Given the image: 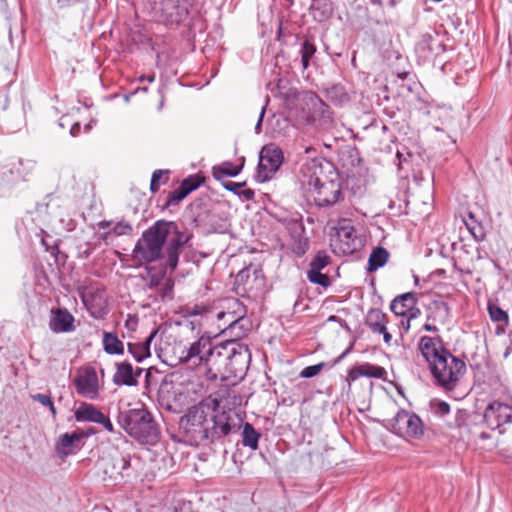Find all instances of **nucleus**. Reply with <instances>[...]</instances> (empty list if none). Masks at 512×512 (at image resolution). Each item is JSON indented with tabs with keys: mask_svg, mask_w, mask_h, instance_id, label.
I'll return each instance as SVG.
<instances>
[{
	"mask_svg": "<svg viewBox=\"0 0 512 512\" xmlns=\"http://www.w3.org/2000/svg\"><path fill=\"white\" fill-rule=\"evenodd\" d=\"M481 438L486 439L488 438V435L486 433H481Z\"/></svg>",
	"mask_w": 512,
	"mask_h": 512,
	"instance_id": "nucleus-59",
	"label": "nucleus"
},
{
	"mask_svg": "<svg viewBox=\"0 0 512 512\" xmlns=\"http://www.w3.org/2000/svg\"><path fill=\"white\" fill-rule=\"evenodd\" d=\"M218 344L214 345L210 336L202 335L186 347L180 356V361L193 367H201L205 370L210 380L213 370V359H216Z\"/></svg>",
	"mask_w": 512,
	"mask_h": 512,
	"instance_id": "nucleus-9",
	"label": "nucleus"
},
{
	"mask_svg": "<svg viewBox=\"0 0 512 512\" xmlns=\"http://www.w3.org/2000/svg\"><path fill=\"white\" fill-rule=\"evenodd\" d=\"M362 376L365 377H373L377 379H382L386 374V370L378 365H373L370 363H364L358 366Z\"/></svg>",
	"mask_w": 512,
	"mask_h": 512,
	"instance_id": "nucleus-31",
	"label": "nucleus"
},
{
	"mask_svg": "<svg viewBox=\"0 0 512 512\" xmlns=\"http://www.w3.org/2000/svg\"><path fill=\"white\" fill-rule=\"evenodd\" d=\"M423 329L425 331H428V332H433V333H438L439 332V329L435 326V325H432L430 323H426L424 326H423Z\"/></svg>",
	"mask_w": 512,
	"mask_h": 512,
	"instance_id": "nucleus-53",
	"label": "nucleus"
},
{
	"mask_svg": "<svg viewBox=\"0 0 512 512\" xmlns=\"http://www.w3.org/2000/svg\"><path fill=\"white\" fill-rule=\"evenodd\" d=\"M488 313H489V316L492 321L507 324L508 315L498 305L489 303L488 304Z\"/></svg>",
	"mask_w": 512,
	"mask_h": 512,
	"instance_id": "nucleus-33",
	"label": "nucleus"
},
{
	"mask_svg": "<svg viewBox=\"0 0 512 512\" xmlns=\"http://www.w3.org/2000/svg\"><path fill=\"white\" fill-rule=\"evenodd\" d=\"M417 304L416 294L407 292L397 296L390 305L391 311L397 316H407L413 313Z\"/></svg>",
	"mask_w": 512,
	"mask_h": 512,
	"instance_id": "nucleus-19",
	"label": "nucleus"
},
{
	"mask_svg": "<svg viewBox=\"0 0 512 512\" xmlns=\"http://www.w3.org/2000/svg\"><path fill=\"white\" fill-rule=\"evenodd\" d=\"M330 97L340 96V101L347 99V95L343 92V88L340 86H334L328 91Z\"/></svg>",
	"mask_w": 512,
	"mask_h": 512,
	"instance_id": "nucleus-49",
	"label": "nucleus"
},
{
	"mask_svg": "<svg viewBox=\"0 0 512 512\" xmlns=\"http://www.w3.org/2000/svg\"><path fill=\"white\" fill-rule=\"evenodd\" d=\"M138 80L140 82L148 81V82L152 83L155 80V76L154 75H149V76L142 75L139 77Z\"/></svg>",
	"mask_w": 512,
	"mask_h": 512,
	"instance_id": "nucleus-56",
	"label": "nucleus"
},
{
	"mask_svg": "<svg viewBox=\"0 0 512 512\" xmlns=\"http://www.w3.org/2000/svg\"><path fill=\"white\" fill-rule=\"evenodd\" d=\"M241 194L245 197L246 200H250L254 196V192L250 189L242 191Z\"/></svg>",
	"mask_w": 512,
	"mask_h": 512,
	"instance_id": "nucleus-54",
	"label": "nucleus"
},
{
	"mask_svg": "<svg viewBox=\"0 0 512 512\" xmlns=\"http://www.w3.org/2000/svg\"><path fill=\"white\" fill-rule=\"evenodd\" d=\"M174 283L171 279H166L162 282V284L158 287L159 293L162 299L166 297H171Z\"/></svg>",
	"mask_w": 512,
	"mask_h": 512,
	"instance_id": "nucleus-42",
	"label": "nucleus"
},
{
	"mask_svg": "<svg viewBox=\"0 0 512 512\" xmlns=\"http://www.w3.org/2000/svg\"><path fill=\"white\" fill-rule=\"evenodd\" d=\"M222 310L217 313L221 322L219 328L230 333L235 338L244 337L251 328V322L246 317L247 309L237 298L229 297L221 301Z\"/></svg>",
	"mask_w": 512,
	"mask_h": 512,
	"instance_id": "nucleus-7",
	"label": "nucleus"
},
{
	"mask_svg": "<svg viewBox=\"0 0 512 512\" xmlns=\"http://www.w3.org/2000/svg\"><path fill=\"white\" fill-rule=\"evenodd\" d=\"M496 399L489 402L484 411V420L491 429L512 423V396L507 384L499 381L491 384Z\"/></svg>",
	"mask_w": 512,
	"mask_h": 512,
	"instance_id": "nucleus-8",
	"label": "nucleus"
},
{
	"mask_svg": "<svg viewBox=\"0 0 512 512\" xmlns=\"http://www.w3.org/2000/svg\"><path fill=\"white\" fill-rule=\"evenodd\" d=\"M379 334L383 335L384 342L386 344H390L392 340V335L388 332L387 327H385L384 332H380Z\"/></svg>",
	"mask_w": 512,
	"mask_h": 512,
	"instance_id": "nucleus-52",
	"label": "nucleus"
},
{
	"mask_svg": "<svg viewBox=\"0 0 512 512\" xmlns=\"http://www.w3.org/2000/svg\"><path fill=\"white\" fill-rule=\"evenodd\" d=\"M307 180L304 182L308 192L314 196L317 206L325 207L337 203L342 197L338 174L329 163L326 166L313 162L306 166Z\"/></svg>",
	"mask_w": 512,
	"mask_h": 512,
	"instance_id": "nucleus-5",
	"label": "nucleus"
},
{
	"mask_svg": "<svg viewBox=\"0 0 512 512\" xmlns=\"http://www.w3.org/2000/svg\"><path fill=\"white\" fill-rule=\"evenodd\" d=\"M175 512H193L191 509V505L189 503L182 504L180 510H175Z\"/></svg>",
	"mask_w": 512,
	"mask_h": 512,
	"instance_id": "nucleus-55",
	"label": "nucleus"
},
{
	"mask_svg": "<svg viewBox=\"0 0 512 512\" xmlns=\"http://www.w3.org/2000/svg\"><path fill=\"white\" fill-rule=\"evenodd\" d=\"M83 301L91 315L95 318H102L107 313L106 309L101 304L94 303L96 301L95 298L92 300L84 298Z\"/></svg>",
	"mask_w": 512,
	"mask_h": 512,
	"instance_id": "nucleus-35",
	"label": "nucleus"
},
{
	"mask_svg": "<svg viewBox=\"0 0 512 512\" xmlns=\"http://www.w3.org/2000/svg\"><path fill=\"white\" fill-rule=\"evenodd\" d=\"M165 173H167V171L156 170L153 172L150 183L151 192L156 193L159 190L160 184L162 182V177Z\"/></svg>",
	"mask_w": 512,
	"mask_h": 512,
	"instance_id": "nucleus-41",
	"label": "nucleus"
},
{
	"mask_svg": "<svg viewBox=\"0 0 512 512\" xmlns=\"http://www.w3.org/2000/svg\"><path fill=\"white\" fill-rule=\"evenodd\" d=\"M330 262L329 256L324 251H319L310 262L308 271H321Z\"/></svg>",
	"mask_w": 512,
	"mask_h": 512,
	"instance_id": "nucleus-32",
	"label": "nucleus"
},
{
	"mask_svg": "<svg viewBox=\"0 0 512 512\" xmlns=\"http://www.w3.org/2000/svg\"><path fill=\"white\" fill-rule=\"evenodd\" d=\"M190 235L180 231L173 221L158 220L146 229L136 242L133 259L140 263L165 260V266L174 271L179 262L184 245Z\"/></svg>",
	"mask_w": 512,
	"mask_h": 512,
	"instance_id": "nucleus-1",
	"label": "nucleus"
},
{
	"mask_svg": "<svg viewBox=\"0 0 512 512\" xmlns=\"http://www.w3.org/2000/svg\"><path fill=\"white\" fill-rule=\"evenodd\" d=\"M148 89L147 87L142 88V91L146 92Z\"/></svg>",
	"mask_w": 512,
	"mask_h": 512,
	"instance_id": "nucleus-63",
	"label": "nucleus"
},
{
	"mask_svg": "<svg viewBox=\"0 0 512 512\" xmlns=\"http://www.w3.org/2000/svg\"><path fill=\"white\" fill-rule=\"evenodd\" d=\"M348 352H349V350H346L345 352H343V354L340 356V358H343Z\"/></svg>",
	"mask_w": 512,
	"mask_h": 512,
	"instance_id": "nucleus-60",
	"label": "nucleus"
},
{
	"mask_svg": "<svg viewBox=\"0 0 512 512\" xmlns=\"http://www.w3.org/2000/svg\"><path fill=\"white\" fill-rule=\"evenodd\" d=\"M389 258L388 251L383 247L373 249L368 259V270L375 271L383 267Z\"/></svg>",
	"mask_w": 512,
	"mask_h": 512,
	"instance_id": "nucleus-29",
	"label": "nucleus"
},
{
	"mask_svg": "<svg viewBox=\"0 0 512 512\" xmlns=\"http://www.w3.org/2000/svg\"><path fill=\"white\" fill-rule=\"evenodd\" d=\"M165 280L164 272H157L150 270L147 276L146 285L149 289L158 288Z\"/></svg>",
	"mask_w": 512,
	"mask_h": 512,
	"instance_id": "nucleus-36",
	"label": "nucleus"
},
{
	"mask_svg": "<svg viewBox=\"0 0 512 512\" xmlns=\"http://www.w3.org/2000/svg\"><path fill=\"white\" fill-rule=\"evenodd\" d=\"M202 182H203L202 177H200L198 175H194V176H189L186 179H184L180 185L189 194L192 191L196 190L202 184Z\"/></svg>",
	"mask_w": 512,
	"mask_h": 512,
	"instance_id": "nucleus-37",
	"label": "nucleus"
},
{
	"mask_svg": "<svg viewBox=\"0 0 512 512\" xmlns=\"http://www.w3.org/2000/svg\"><path fill=\"white\" fill-rule=\"evenodd\" d=\"M415 317V314L414 313H411L409 315H407V319L404 321L402 320L401 323H402V326L404 328L405 331H408L409 328H410V320L411 318Z\"/></svg>",
	"mask_w": 512,
	"mask_h": 512,
	"instance_id": "nucleus-51",
	"label": "nucleus"
},
{
	"mask_svg": "<svg viewBox=\"0 0 512 512\" xmlns=\"http://www.w3.org/2000/svg\"><path fill=\"white\" fill-rule=\"evenodd\" d=\"M118 423L131 437L142 444L155 445L160 439L158 424L151 413L144 408L120 412Z\"/></svg>",
	"mask_w": 512,
	"mask_h": 512,
	"instance_id": "nucleus-6",
	"label": "nucleus"
},
{
	"mask_svg": "<svg viewBox=\"0 0 512 512\" xmlns=\"http://www.w3.org/2000/svg\"><path fill=\"white\" fill-rule=\"evenodd\" d=\"M387 324L386 315L379 309L369 310L366 316V325L373 333L384 332Z\"/></svg>",
	"mask_w": 512,
	"mask_h": 512,
	"instance_id": "nucleus-25",
	"label": "nucleus"
},
{
	"mask_svg": "<svg viewBox=\"0 0 512 512\" xmlns=\"http://www.w3.org/2000/svg\"><path fill=\"white\" fill-rule=\"evenodd\" d=\"M335 253L351 255L363 246V240L356 234L354 226L348 220L339 221L335 239L332 243Z\"/></svg>",
	"mask_w": 512,
	"mask_h": 512,
	"instance_id": "nucleus-12",
	"label": "nucleus"
},
{
	"mask_svg": "<svg viewBox=\"0 0 512 512\" xmlns=\"http://www.w3.org/2000/svg\"><path fill=\"white\" fill-rule=\"evenodd\" d=\"M390 429L393 433L404 437L418 439L424 435V425L421 418L415 413L399 410L390 420Z\"/></svg>",
	"mask_w": 512,
	"mask_h": 512,
	"instance_id": "nucleus-11",
	"label": "nucleus"
},
{
	"mask_svg": "<svg viewBox=\"0 0 512 512\" xmlns=\"http://www.w3.org/2000/svg\"><path fill=\"white\" fill-rule=\"evenodd\" d=\"M435 44L437 45V48L441 47V44L438 41V36L436 34H421L415 44V53L418 59L422 62L431 60L435 54Z\"/></svg>",
	"mask_w": 512,
	"mask_h": 512,
	"instance_id": "nucleus-18",
	"label": "nucleus"
},
{
	"mask_svg": "<svg viewBox=\"0 0 512 512\" xmlns=\"http://www.w3.org/2000/svg\"><path fill=\"white\" fill-rule=\"evenodd\" d=\"M443 309H444L445 312H447V310H448L446 305L443 306Z\"/></svg>",
	"mask_w": 512,
	"mask_h": 512,
	"instance_id": "nucleus-62",
	"label": "nucleus"
},
{
	"mask_svg": "<svg viewBox=\"0 0 512 512\" xmlns=\"http://www.w3.org/2000/svg\"><path fill=\"white\" fill-rule=\"evenodd\" d=\"M237 339L234 337L218 344L216 359L212 361L210 380L242 378L245 375L251 362V353L248 346Z\"/></svg>",
	"mask_w": 512,
	"mask_h": 512,
	"instance_id": "nucleus-4",
	"label": "nucleus"
},
{
	"mask_svg": "<svg viewBox=\"0 0 512 512\" xmlns=\"http://www.w3.org/2000/svg\"><path fill=\"white\" fill-rule=\"evenodd\" d=\"M84 437L82 432L64 433L59 437L56 444V450L60 455H70L80 448V441Z\"/></svg>",
	"mask_w": 512,
	"mask_h": 512,
	"instance_id": "nucleus-20",
	"label": "nucleus"
},
{
	"mask_svg": "<svg viewBox=\"0 0 512 512\" xmlns=\"http://www.w3.org/2000/svg\"><path fill=\"white\" fill-rule=\"evenodd\" d=\"M102 344L104 351L109 355H122L124 353V343L116 333L104 332Z\"/></svg>",
	"mask_w": 512,
	"mask_h": 512,
	"instance_id": "nucleus-24",
	"label": "nucleus"
},
{
	"mask_svg": "<svg viewBox=\"0 0 512 512\" xmlns=\"http://www.w3.org/2000/svg\"><path fill=\"white\" fill-rule=\"evenodd\" d=\"M242 428V444L245 447L256 450L261 434L248 422H245Z\"/></svg>",
	"mask_w": 512,
	"mask_h": 512,
	"instance_id": "nucleus-28",
	"label": "nucleus"
},
{
	"mask_svg": "<svg viewBox=\"0 0 512 512\" xmlns=\"http://www.w3.org/2000/svg\"><path fill=\"white\" fill-rule=\"evenodd\" d=\"M418 350L432 376L433 384L448 392L454 390L466 373V363L444 347L440 336H422Z\"/></svg>",
	"mask_w": 512,
	"mask_h": 512,
	"instance_id": "nucleus-3",
	"label": "nucleus"
},
{
	"mask_svg": "<svg viewBox=\"0 0 512 512\" xmlns=\"http://www.w3.org/2000/svg\"><path fill=\"white\" fill-rule=\"evenodd\" d=\"M282 163L283 152L276 144L270 143L263 146L259 153L257 180L261 183L269 181Z\"/></svg>",
	"mask_w": 512,
	"mask_h": 512,
	"instance_id": "nucleus-13",
	"label": "nucleus"
},
{
	"mask_svg": "<svg viewBox=\"0 0 512 512\" xmlns=\"http://www.w3.org/2000/svg\"><path fill=\"white\" fill-rule=\"evenodd\" d=\"M73 382L80 396L89 400H97L99 398V379L93 367H86L79 371Z\"/></svg>",
	"mask_w": 512,
	"mask_h": 512,
	"instance_id": "nucleus-14",
	"label": "nucleus"
},
{
	"mask_svg": "<svg viewBox=\"0 0 512 512\" xmlns=\"http://www.w3.org/2000/svg\"><path fill=\"white\" fill-rule=\"evenodd\" d=\"M116 372L113 375V383L117 386H134L137 384L136 376L133 373V367L130 362L115 363Z\"/></svg>",
	"mask_w": 512,
	"mask_h": 512,
	"instance_id": "nucleus-21",
	"label": "nucleus"
},
{
	"mask_svg": "<svg viewBox=\"0 0 512 512\" xmlns=\"http://www.w3.org/2000/svg\"><path fill=\"white\" fill-rule=\"evenodd\" d=\"M130 467V458L119 452L109 454L101 460L103 473L111 480L118 481L123 478V471Z\"/></svg>",
	"mask_w": 512,
	"mask_h": 512,
	"instance_id": "nucleus-16",
	"label": "nucleus"
},
{
	"mask_svg": "<svg viewBox=\"0 0 512 512\" xmlns=\"http://www.w3.org/2000/svg\"><path fill=\"white\" fill-rule=\"evenodd\" d=\"M110 225V223L108 221H102L100 222L99 226L101 228H107L108 226Z\"/></svg>",
	"mask_w": 512,
	"mask_h": 512,
	"instance_id": "nucleus-58",
	"label": "nucleus"
},
{
	"mask_svg": "<svg viewBox=\"0 0 512 512\" xmlns=\"http://www.w3.org/2000/svg\"><path fill=\"white\" fill-rule=\"evenodd\" d=\"M433 411L438 416H445L450 413V405L445 401H439L433 404Z\"/></svg>",
	"mask_w": 512,
	"mask_h": 512,
	"instance_id": "nucleus-44",
	"label": "nucleus"
},
{
	"mask_svg": "<svg viewBox=\"0 0 512 512\" xmlns=\"http://www.w3.org/2000/svg\"><path fill=\"white\" fill-rule=\"evenodd\" d=\"M236 292L241 296L256 297V290L264 286V279L258 275V271L251 273L249 268L239 271L235 278Z\"/></svg>",
	"mask_w": 512,
	"mask_h": 512,
	"instance_id": "nucleus-15",
	"label": "nucleus"
},
{
	"mask_svg": "<svg viewBox=\"0 0 512 512\" xmlns=\"http://www.w3.org/2000/svg\"><path fill=\"white\" fill-rule=\"evenodd\" d=\"M191 0H149L155 17L166 26L179 25L189 14Z\"/></svg>",
	"mask_w": 512,
	"mask_h": 512,
	"instance_id": "nucleus-10",
	"label": "nucleus"
},
{
	"mask_svg": "<svg viewBox=\"0 0 512 512\" xmlns=\"http://www.w3.org/2000/svg\"><path fill=\"white\" fill-rule=\"evenodd\" d=\"M208 409L207 405H195L180 418L179 431L189 445L212 443L240 429L241 420L236 414L223 411L208 418Z\"/></svg>",
	"mask_w": 512,
	"mask_h": 512,
	"instance_id": "nucleus-2",
	"label": "nucleus"
},
{
	"mask_svg": "<svg viewBox=\"0 0 512 512\" xmlns=\"http://www.w3.org/2000/svg\"><path fill=\"white\" fill-rule=\"evenodd\" d=\"M31 398L34 401L40 403L41 405L48 407V409L52 413L53 417L56 416V414H57L56 408L53 404L52 398L49 395L38 393V394L32 395Z\"/></svg>",
	"mask_w": 512,
	"mask_h": 512,
	"instance_id": "nucleus-38",
	"label": "nucleus"
},
{
	"mask_svg": "<svg viewBox=\"0 0 512 512\" xmlns=\"http://www.w3.org/2000/svg\"><path fill=\"white\" fill-rule=\"evenodd\" d=\"M323 367H324V363L307 366L300 372V376L302 378H312V377L316 376L317 374H319L321 372V370L323 369Z\"/></svg>",
	"mask_w": 512,
	"mask_h": 512,
	"instance_id": "nucleus-40",
	"label": "nucleus"
},
{
	"mask_svg": "<svg viewBox=\"0 0 512 512\" xmlns=\"http://www.w3.org/2000/svg\"><path fill=\"white\" fill-rule=\"evenodd\" d=\"M242 168L243 163L241 165L234 166L230 162H224L212 168V175L216 180H222L225 177H235L240 173Z\"/></svg>",
	"mask_w": 512,
	"mask_h": 512,
	"instance_id": "nucleus-27",
	"label": "nucleus"
},
{
	"mask_svg": "<svg viewBox=\"0 0 512 512\" xmlns=\"http://www.w3.org/2000/svg\"><path fill=\"white\" fill-rule=\"evenodd\" d=\"M80 130V125L78 123L74 124L70 130L72 136H76L77 132Z\"/></svg>",
	"mask_w": 512,
	"mask_h": 512,
	"instance_id": "nucleus-57",
	"label": "nucleus"
},
{
	"mask_svg": "<svg viewBox=\"0 0 512 512\" xmlns=\"http://www.w3.org/2000/svg\"><path fill=\"white\" fill-rule=\"evenodd\" d=\"M361 372H360V369L359 367H353L352 369L349 370L348 372V375H347V382L349 383V385L356 381L359 377H361Z\"/></svg>",
	"mask_w": 512,
	"mask_h": 512,
	"instance_id": "nucleus-48",
	"label": "nucleus"
},
{
	"mask_svg": "<svg viewBox=\"0 0 512 512\" xmlns=\"http://www.w3.org/2000/svg\"><path fill=\"white\" fill-rule=\"evenodd\" d=\"M9 166L11 173H15L18 176L25 178L34 170L36 162L31 159L17 158L11 160Z\"/></svg>",
	"mask_w": 512,
	"mask_h": 512,
	"instance_id": "nucleus-26",
	"label": "nucleus"
},
{
	"mask_svg": "<svg viewBox=\"0 0 512 512\" xmlns=\"http://www.w3.org/2000/svg\"><path fill=\"white\" fill-rule=\"evenodd\" d=\"M418 281H419L418 277L415 276V283L418 284Z\"/></svg>",
	"mask_w": 512,
	"mask_h": 512,
	"instance_id": "nucleus-61",
	"label": "nucleus"
},
{
	"mask_svg": "<svg viewBox=\"0 0 512 512\" xmlns=\"http://www.w3.org/2000/svg\"><path fill=\"white\" fill-rule=\"evenodd\" d=\"M316 52V46L311 38H306L300 49L301 53V62L303 69H307L309 67L310 59L314 56Z\"/></svg>",
	"mask_w": 512,
	"mask_h": 512,
	"instance_id": "nucleus-30",
	"label": "nucleus"
},
{
	"mask_svg": "<svg viewBox=\"0 0 512 512\" xmlns=\"http://www.w3.org/2000/svg\"><path fill=\"white\" fill-rule=\"evenodd\" d=\"M302 100L307 101L313 105V107H316L317 105L324 106L325 104L323 101L312 92L305 93L302 95Z\"/></svg>",
	"mask_w": 512,
	"mask_h": 512,
	"instance_id": "nucleus-46",
	"label": "nucleus"
},
{
	"mask_svg": "<svg viewBox=\"0 0 512 512\" xmlns=\"http://www.w3.org/2000/svg\"><path fill=\"white\" fill-rule=\"evenodd\" d=\"M245 185V182H232V181H223L222 186L237 195L240 194V189Z\"/></svg>",
	"mask_w": 512,
	"mask_h": 512,
	"instance_id": "nucleus-45",
	"label": "nucleus"
},
{
	"mask_svg": "<svg viewBox=\"0 0 512 512\" xmlns=\"http://www.w3.org/2000/svg\"><path fill=\"white\" fill-rule=\"evenodd\" d=\"M132 230V226L125 221H120L113 227V232L119 236L130 234Z\"/></svg>",
	"mask_w": 512,
	"mask_h": 512,
	"instance_id": "nucleus-43",
	"label": "nucleus"
},
{
	"mask_svg": "<svg viewBox=\"0 0 512 512\" xmlns=\"http://www.w3.org/2000/svg\"><path fill=\"white\" fill-rule=\"evenodd\" d=\"M265 110H266V105L262 106L261 110H260V113H259V118H258V121L255 125V132L257 134H259L261 132V125H262V121H263V118H264V115H265Z\"/></svg>",
	"mask_w": 512,
	"mask_h": 512,
	"instance_id": "nucleus-50",
	"label": "nucleus"
},
{
	"mask_svg": "<svg viewBox=\"0 0 512 512\" xmlns=\"http://www.w3.org/2000/svg\"><path fill=\"white\" fill-rule=\"evenodd\" d=\"M188 193L184 190V188L180 185L178 188L173 190L166 201L167 206L177 205L181 200H183Z\"/></svg>",
	"mask_w": 512,
	"mask_h": 512,
	"instance_id": "nucleus-39",
	"label": "nucleus"
},
{
	"mask_svg": "<svg viewBox=\"0 0 512 512\" xmlns=\"http://www.w3.org/2000/svg\"><path fill=\"white\" fill-rule=\"evenodd\" d=\"M155 334L156 332H153L144 342L128 343V351L137 362H142L150 357V344Z\"/></svg>",
	"mask_w": 512,
	"mask_h": 512,
	"instance_id": "nucleus-23",
	"label": "nucleus"
},
{
	"mask_svg": "<svg viewBox=\"0 0 512 512\" xmlns=\"http://www.w3.org/2000/svg\"><path fill=\"white\" fill-rule=\"evenodd\" d=\"M97 424H101L108 432H114V426L110 421L109 417H107L104 413L101 415L100 420H98Z\"/></svg>",
	"mask_w": 512,
	"mask_h": 512,
	"instance_id": "nucleus-47",
	"label": "nucleus"
},
{
	"mask_svg": "<svg viewBox=\"0 0 512 512\" xmlns=\"http://www.w3.org/2000/svg\"><path fill=\"white\" fill-rule=\"evenodd\" d=\"M75 318L66 308L51 310L49 328L54 333H68L75 330Z\"/></svg>",
	"mask_w": 512,
	"mask_h": 512,
	"instance_id": "nucleus-17",
	"label": "nucleus"
},
{
	"mask_svg": "<svg viewBox=\"0 0 512 512\" xmlns=\"http://www.w3.org/2000/svg\"><path fill=\"white\" fill-rule=\"evenodd\" d=\"M103 413L93 404L82 402L75 410L74 416L78 422L97 423Z\"/></svg>",
	"mask_w": 512,
	"mask_h": 512,
	"instance_id": "nucleus-22",
	"label": "nucleus"
},
{
	"mask_svg": "<svg viewBox=\"0 0 512 512\" xmlns=\"http://www.w3.org/2000/svg\"><path fill=\"white\" fill-rule=\"evenodd\" d=\"M307 278L311 283L320 285L324 288L330 285L329 276L321 273V271H307Z\"/></svg>",
	"mask_w": 512,
	"mask_h": 512,
	"instance_id": "nucleus-34",
	"label": "nucleus"
}]
</instances>
